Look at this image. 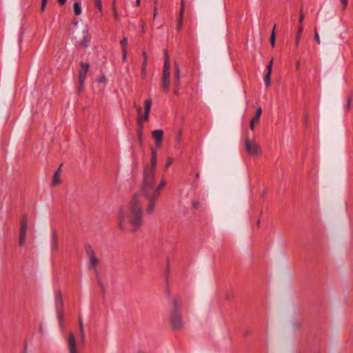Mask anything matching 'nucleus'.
<instances>
[{
	"mask_svg": "<svg viewBox=\"0 0 353 353\" xmlns=\"http://www.w3.org/2000/svg\"><path fill=\"white\" fill-rule=\"evenodd\" d=\"M178 308V299L174 296L172 298V311L170 314V321L172 327L175 330L181 329L183 325L181 315L179 312Z\"/></svg>",
	"mask_w": 353,
	"mask_h": 353,
	"instance_id": "20e7f679",
	"label": "nucleus"
},
{
	"mask_svg": "<svg viewBox=\"0 0 353 353\" xmlns=\"http://www.w3.org/2000/svg\"><path fill=\"white\" fill-rule=\"evenodd\" d=\"M28 352V345L26 341L24 343L23 353Z\"/></svg>",
	"mask_w": 353,
	"mask_h": 353,
	"instance_id": "09e8293b",
	"label": "nucleus"
},
{
	"mask_svg": "<svg viewBox=\"0 0 353 353\" xmlns=\"http://www.w3.org/2000/svg\"><path fill=\"white\" fill-rule=\"evenodd\" d=\"M90 68V63L87 62L81 63V69L79 74V78L85 79L86 74Z\"/></svg>",
	"mask_w": 353,
	"mask_h": 353,
	"instance_id": "ddd939ff",
	"label": "nucleus"
},
{
	"mask_svg": "<svg viewBox=\"0 0 353 353\" xmlns=\"http://www.w3.org/2000/svg\"><path fill=\"white\" fill-rule=\"evenodd\" d=\"M73 8H74V12L76 15H79L81 14V4L77 2V1H75L73 4Z\"/></svg>",
	"mask_w": 353,
	"mask_h": 353,
	"instance_id": "a878e982",
	"label": "nucleus"
},
{
	"mask_svg": "<svg viewBox=\"0 0 353 353\" xmlns=\"http://www.w3.org/2000/svg\"><path fill=\"white\" fill-rule=\"evenodd\" d=\"M77 23H78L77 20H74V25H77Z\"/></svg>",
	"mask_w": 353,
	"mask_h": 353,
	"instance_id": "680f3d73",
	"label": "nucleus"
},
{
	"mask_svg": "<svg viewBox=\"0 0 353 353\" xmlns=\"http://www.w3.org/2000/svg\"><path fill=\"white\" fill-rule=\"evenodd\" d=\"M230 298V296H227L226 299H229Z\"/></svg>",
	"mask_w": 353,
	"mask_h": 353,
	"instance_id": "69168bd1",
	"label": "nucleus"
},
{
	"mask_svg": "<svg viewBox=\"0 0 353 353\" xmlns=\"http://www.w3.org/2000/svg\"><path fill=\"white\" fill-rule=\"evenodd\" d=\"M170 61L168 53L165 50L164 64L161 78V88L167 93L170 87Z\"/></svg>",
	"mask_w": 353,
	"mask_h": 353,
	"instance_id": "7ed1b4c3",
	"label": "nucleus"
},
{
	"mask_svg": "<svg viewBox=\"0 0 353 353\" xmlns=\"http://www.w3.org/2000/svg\"><path fill=\"white\" fill-rule=\"evenodd\" d=\"M245 145L248 153L250 156H258L261 154L259 145L255 142H252L249 139L245 140Z\"/></svg>",
	"mask_w": 353,
	"mask_h": 353,
	"instance_id": "1a4fd4ad",
	"label": "nucleus"
},
{
	"mask_svg": "<svg viewBox=\"0 0 353 353\" xmlns=\"http://www.w3.org/2000/svg\"><path fill=\"white\" fill-rule=\"evenodd\" d=\"M85 80V79L79 78L78 93H81L83 90Z\"/></svg>",
	"mask_w": 353,
	"mask_h": 353,
	"instance_id": "cd10ccee",
	"label": "nucleus"
},
{
	"mask_svg": "<svg viewBox=\"0 0 353 353\" xmlns=\"http://www.w3.org/2000/svg\"><path fill=\"white\" fill-rule=\"evenodd\" d=\"M174 85H181L180 83V68L178 63L174 64Z\"/></svg>",
	"mask_w": 353,
	"mask_h": 353,
	"instance_id": "dca6fc26",
	"label": "nucleus"
},
{
	"mask_svg": "<svg viewBox=\"0 0 353 353\" xmlns=\"http://www.w3.org/2000/svg\"><path fill=\"white\" fill-rule=\"evenodd\" d=\"M138 353H145V352H142V351H139V352H138Z\"/></svg>",
	"mask_w": 353,
	"mask_h": 353,
	"instance_id": "338daca9",
	"label": "nucleus"
},
{
	"mask_svg": "<svg viewBox=\"0 0 353 353\" xmlns=\"http://www.w3.org/2000/svg\"><path fill=\"white\" fill-rule=\"evenodd\" d=\"M256 122H254L252 121H250V129L254 131V125L256 124Z\"/></svg>",
	"mask_w": 353,
	"mask_h": 353,
	"instance_id": "49530a36",
	"label": "nucleus"
},
{
	"mask_svg": "<svg viewBox=\"0 0 353 353\" xmlns=\"http://www.w3.org/2000/svg\"><path fill=\"white\" fill-rule=\"evenodd\" d=\"M90 37L88 36V30H85L83 31V37L82 41L80 42V45L83 46L84 48L88 47L90 44Z\"/></svg>",
	"mask_w": 353,
	"mask_h": 353,
	"instance_id": "f3484780",
	"label": "nucleus"
},
{
	"mask_svg": "<svg viewBox=\"0 0 353 353\" xmlns=\"http://www.w3.org/2000/svg\"><path fill=\"white\" fill-rule=\"evenodd\" d=\"M58 248V244H57V231L54 230L52 233V246L51 249L52 250H57Z\"/></svg>",
	"mask_w": 353,
	"mask_h": 353,
	"instance_id": "6ab92c4d",
	"label": "nucleus"
},
{
	"mask_svg": "<svg viewBox=\"0 0 353 353\" xmlns=\"http://www.w3.org/2000/svg\"><path fill=\"white\" fill-rule=\"evenodd\" d=\"M163 134L164 132L162 130H155L152 132V137L155 140V144L157 148H160L162 145Z\"/></svg>",
	"mask_w": 353,
	"mask_h": 353,
	"instance_id": "9d476101",
	"label": "nucleus"
},
{
	"mask_svg": "<svg viewBox=\"0 0 353 353\" xmlns=\"http://www.w3.org/2000/svg\"><path fill=\"white\" fill-rule=\"evenodd\" d=\"M168 294H170V290H169V289L168 290Z\"/></svg>",
	"mask_w": 353,
	"mask_h": 353,
	"instance_id": "774afa93",
	"label": "nucleus"
},
{
	"mask_svg": "<svg viewBox=\"0 0 353 353\" xmlns=\"http://www.w3.org/2000/svg\"><path fill=\"white\" fill-rule=\"evenodd\" d=\"M156 165H157V159L155 157H154V158L151 157L150 165H146L144 168V170H147V171L152 170L153 172H155Z\"/></svg>",
	"mask_w": 353,
	"mask_h": 353,
	"instance_id": "412c9836",
	"label": "nucleus"
},
{
	"mask_svg": "<svg viewBox=\"0 0 353 353\" xmlns=\"http://www.w3.org/2000/svg\"><path fill=\"white\" fill-rule=\"evenodd\" d=\"M199 176H200V174H199V172H196V173L195 178H196V179H199Z\"/></svg>",
	"mask_w": 353,
	"mask_h": 353,
	"instance_id": "4d7b16f0",
	"label": "nucleus"
},
{
	"mask_svg": "<svg viewBox=\"0 0 353 353\" xmlns=\"http://www.w3.org/2000/svg\"><path fill=\"white\" fill-rule=\"evenodd\" d=\"M300 16H304V14L303 13L302 9L300 10Z\"/></svg>",
	"mask_w": 353,
	"mask_h": 353,
	"instance_id": "bf43d9fd",
	"label": "nucleus"
},
{
	"mask_svg": "<svg viewBox=\"0 0 353 353\" xmlns=\"http://www.w3.org/2000/svg\"><path fill=\"white\" fill-rule=\"evenodd\" d=\"M314 39L317 43H320V38L319 36V33L316 30V28L314 29Z\"/></svg>",
	"mask_w": 353,
	"mask_h": 353,
	"instance_id": "4c0bfd02",
	"label": "nucleus"
},
{
	"mask_svg": "<svg viewBox=\"0 0 353 353\" xmlns=\"http://www.w3.org/2000/svg\"><path fill=\"white\" fill-rule=\"evenodd\" d=\"M201 206L200 202L198 201H192V207L194 209H198Z\"/></svg>",
	"mask_w": 353,
	"mask_h": 353,
	"instance_id": "58836bf2",
	"label": "nucleus"
},
{
	"mask_svg": "<svg viewBox=\"0 0 353 353\" xmlns=\"http://www.w3.org/2000/svg\"><path fill=\"white\" fill-rule=\"evenodd\" d=\"M67 0H58V3L60 4V5H63L64 3H65Z\"/></svg>",
	"mask_w": 353,
	"mask_h": 353,
	"instance_id": "864d4df0",
	"label": "nucleus"
},
{
	"mask_svg": "<svg viewBox=\"0 0 353 353\" xmlns=\"http://www.w3.org/2000/svg\"><path fill=\"white\" fill-rule=\"evenodd\" d=\"M96 275H97V279L98 284H99V286L101 287V290L103 292V290H104V286H103V284L102 281H101V279H99V272H98V273H96Z\"/></svg>",
	"mask_w": 353,
	"mask_h": 353,
	"instance_id": "c9c22d12",
	"label": "nucleus"
},
{
	"mask_svg": "<svg viewBox=\"0 0 353 353\" xmlns=\"http://www.w3.org/2000/svg\"><path fill=\"white\" fill-rule=\"evenodd\" d=\"M270 77H271V74H267V73L265 74V75L264 77L265 84L267 87H268L271 83Z\"/></svg>",
	"mask_w": 353,
	"mask_h": 353,
	"instance_id": "7c9ffc66",
	"label": "nucleus"
},
{
	"mask_svg": "<svg viewBox=\"0 0 353 353\" xmlns=\"http://www.w3.org/2000/svg\"><path fill=\"white\" fill-rule=\"evenodd\" d=\"M273 58L271 59L269 64L267 65V74H271L272 71Z\"/></svg>",
	"mask_w": 353,
	"mask_h": 353,
	"instance_id": "2f4dec72",
	"label": "nucleus"
},
{
	"mask_svg": "<svg viewBox=\"0 0 353 353\" xmlns=\"http://www.w3.org/2000/svg\"><path fill=\"white\" fill-rule=\"evenodd\" d=\"M112 11H113V14H114V16L115 19H117L118 17H119V15H118V13H117V10H116V7H115L114 5H112Z\"/></svg>",
	"mask_w": 353,
	"mask_h": 353,
	"instance_id": "37998d69",
	"label": "nucleus"
},
{
	"mask_svg": "<svg viewBox=\"0 0 353 353\" xmlns=\"http://www.w3.org/2000/svg\"><path fill=\"white\" fill-rule=\"evenodd\" d=\"M85 252L88 259V269L93 270L96 273H98L97 265L100 263V260L95 255L92 246L89 243H86L85 245Z\"/></svg>",
	"mask_w": 353,
	"mask_h": 353,
	"instance_id": "39448f33",
	"label": "nucleus"
},
{
	"mask_svg": "<svg viewBox=\"0 0 353 353\" xmlns=\"http://www.w3.org/2000/svg\"><path fill=\"white\" fill-rule=\"evenodd\" d=\"M157 15V6H155L154 10V19H155Z\"/></svg>",
	"mask_w": 353,
	"mask_h": 353,
	"instance_id": "603ef678",
	"label": "nucleus"
},
{
	"mask_svg": "<svg viewBox=\"0 0 353 353\" xmlns=\"http://www.w3.org/2000/svg\"><path fill=\"white\" fill-rule=\"evenodd\" d=\"M122 55H123V57H122L123 61H125L126 57H127V50L122 51Z\"/></svg>",
	"mask_w": 353,
	"mask_h": 353,
	"instance_id": "a18cd8bd",
	"label": "nucleus"
},
{
	"mask_svg": "<svg viewBox=\"0 0 353 353\" xmlns=\"http://www.w3.org/2000/svg\"><path fill=\"white\" fill-rule=\"evenodd\" d=\"M134 107L135 108V109L137 111V114H138L137 118L141 117L142 108L139 105H138L136 102H134Z\"/></svg>",
	"mask_w": 353,
	"mask_h": 353,
	"instance_id": "c756f323",
	"label": "nucleus"
},
{
	"mask_svg": "<svg viewBox=\"0 0 353 353\" xmlns=\"http://www.w3.org/2000/svg\"><path fill=\"white\" fill-rule=\"evenodd\" d=\"M304 16H299V25H302V23L304 20Z\"/></svg>",
	"mask_w": 353,
	"mask_h": 353,
	"instance_id": "3c124183",
	"label": "nucleus"
},
{
	"mask_svg": "<svg viewBox=\"0 0 353 353\" xmlns=\"http://www.w3.org/2000/svg\"><path fill=\"white\" fill-rule=\"evenodd\" d=\"M137 123H138L137 137H143V125L141 117L137 118Z\"/></svg>",
	"mask_w": 353,
	"mask_h": 353,
	"instance_id": "5701e85b",
	"label": "nucleus"
},
{
	"mask_svg": "<svg viewBox=\"0 0 353 353\" xmlns=\"http://www.w3.org/2000/svg\"><path fill=\"white\" fill-rule=\"evenodd\" d=\"M124 221H125V215L122 210L119 212V228L121 230L125 231L126 229L124 225Z\"/></svg>",
	"mask_w": 353,
	"mask_h": 353,
	"instance_id": "a211bd4d",
	"label": "nucleus"
},
{
	"mask_svg": "<svg viewBox=\"0 0 353 353\" xmlns=\"http://www.w3.org/2000/svg\"><path fill=\"white\" fill-rule=\"evenodd\" d=\"M181 136H182L181 132H179V134H178V135H177V137H176V141H177L178 143H179V142L181 141Z\"/></svg>",
	"mask_w": 353,
	"mask_h": 353,
	"instance_id": "8fccbe9b",
	"label": "nucleus"
},
{
	"mask_svg": "<svg viewBox=\"0 0 353 353\" xmlns=\"http://www.w3.org/2000/svg\"><path fill=\"white\" fill-rule=\"evenodd\" d=\"M348 1L349 0H341L343 10H345L347 8Z\"/></svg>",
	"mask_w": 353,
	"mask_h": 353,
	"instance_id": "c03bdc74",
	"label": "nucleus"
},
{
	"mask_svg": "<svg viewBox=\"0 0 353 353\" xmlns=\"http://www.w3.org/2000/svg\"><path fill=\"white\" fill-rule=\"evenodd\" d=\"M28 228V216L26 214H23L20 221L19 235V245L23 246L25 244L26 239V231Z\"/></svg>",
	"mask_w": 353,
	"mask_h": 353,
	"instance_id": "0eeeda50",
	"label": "nucleus"
},
{
	"mask_svg": "<svg viewBox=\"0 0 353 353\" xmlns=\"http://www.w3.org/2000/svg\"><path fill=\"white\" fill-rule=\"evenodd\" d=\"M129 223L132 225L130 231L137 232L143 223V210L139 204V195L134 194L130 203Z\"/></svg>",
	"mask_w": 353,
	"mask_h": 353,
	"instance_id": "f257e3e1",
	"label": "nucleus"
},
{
	"mask_svg": "<svg viewBox=\"0 0 353 353\" xmlns=\"http://www.w3.org/2000/svg\"><path fill=\"white\" fill-rule=\"evenodd\" d=\"M184 12H185V2H184V0H181L179 13H182V14L184 15Z\"/></svg>",
	"mask_w": 353,
	"mask_h": 353,
	"instance_id": "f704fd0d",
	"label": "nucleus"
},
{
	"mask_svg": "<svg viewBox=\"0 0 353 353\" xmlns=\"http://www.w3.org/2000/svg\"><path fill=\"white\" fill-rule=\"evenodd\" d=\"M68 345L69 353H77L76 339L73 333L69 334Z\"/></svg>",
	"mask_w": 353,
	"mask_h": 353,
	"instance_id": "9b49d317",
	"label": "nucleus"
},
{
	"mask_svg": "<svg viewBox=\"0 0 353 353\" xmlns=\"http://www.w3.org/2000/svg\"><path fill=\"white\" fill-rule=\"evenodd\" d=\"M120 43L122 47V51L127 50V46H128V39L127 37H123Z\"/></svg>",
	"mask_w": 353,
	"mask_h": 353,
	"instance_id": "c85d7f7f",
	"label": "nucleus"
},
{
	"mask_svg": "<svg viewBox=\"0 0 353 353\" xmlns=\"http://www.w3.org/2000/svg\"><path fill=\"white\" fill-rule=\"evenodd\" d=\"M303 28L302 25H299L297 30V33L296 36V40H295V46L297 48L299 44V41L301 39V34L303 33Z\"/></svg>",
	"mask_w": 353,
	"mask_h": 353,
	"instance_id": "4be33fe9",
	"label": "nucleus"
},
{
	"mask_svg": "<svg viewBox=\"0 0 353 353\" xmlns=\"http://www.w3.org/2000/svg\"><path fill=\"white\" fill-rule=\"evenodd\" d=\"M54 301H55V305L57 307V316L59 318V321L60 323H62L63 319V300L62 297V294L60 290H57L54 293Z\"/></svg>",
	"mask_w": 353,
	"mask_h": 353,
	"instance_id": "6e6552de",
	"label": "nucleus"
},
{
	"mask_svg": "<svg viewBox=\"0 0 353 353\" xmlns=\"http://www.w3.org/2000/svg\"><path fill=\"white\" fill-rule=\"evenodd\" d=\"M40 332L43 334V329L40 327Z\"/></svg>",
	"mask_w": 353,
	"mask_h": 353,
	"instance_id": "0e129e2a",
	"label": "nucleus"
},
{
	"mask_svg": "<svg viewBox=\"0 0 353 353\" xmlns=\"http://www.w3.org/2000/svg\"><path fill=\"white\" fill-rule=\"evenodd\" d=\"M154 175L155 172L152 170H143V181L141 190L143 195L148 199V202L150 201V197H151L154 188Z\"/></svg>",
	"mask_w": 353,
	"mask_h": 353,
	"instance_id": "f03ea898",
	"label": "nucleus"
},
{
	"mask_svg": "<svg viewBox=\"0 0 353 353\" xmlns=\"http://www.w3.org/2000/svg\"><path fill=\"white\" fill-rule=\"evenodd\" d=\"M165 180L163 179L159 184L153 190L151 197H150V201L146 208V212L151 214L154 209L156 201L160 196L162 188L165 185Z\"/></svg>",
	"mask_w": 353,
	"mask_h": 353,
	"instance_id": "423d86ee",
	"label": "nucleus"
},
{
	"mask_svg": "<svg viewBox=\"0 0 353 353\" xmlns=\"http://www.w3.org/2000/svg\"><path fill=\"white\" fill-rule=\"evenodd\" d=\"M151 154H152V158H154L155 157L156 159H157V150L154 148H152L151 149Z\"/></svg>",
	"mask_w": 353,
	"mask_h": 353,
	"instance_id": "79ce46f5",
	"label": "nucleus"
},
{
	"mask_svg": "<svg viewBox=\"0 0 353 353\" xmlns=\"http://www.w3.org/2000/svg\"><path fill=\"white\" fill-rule=\"evenodd\" d=\"M261 114H262V108L261 107H259L256 110L255 116L252 118L251 121L258 123L259 122V119H260Z\"/></svg>",
	"mask_w": 353,
	"mask_h": 353,
	"instance_id": "393cba45",
	"label": "nucleus"
},
{
	"mask_svg": "<svg viewBox=\"0 0 353 353\" xmlns=\"http://www.w3.org/2000/svg\"><path fill=\"white\" fill-rule=\"evenodd\" d=\"M60 172H61V166L57 170V171L54 174L52 181V184L54 186L59 184V183H60V181L59 179V176L60 175Z\"/></svg>",
	"mask_w": 353,
	"mask_h": 353,
	"instance_id": "aec40b11",
	"label": "nucleus"
},
{
	"mask_svg": "<svg viewBox=\"0 0 353 353\" xmlns=\"http://www.w3.org/2000/svg\"><path fill=\"white\" fill-rule=\"evenodd\" d=\"M179 89H180V85H174V94L176 95H179Z\"/></svg>",
	"mask_w": 353,
	"mask_h": 353,
	"instance_id": "a19ab883",
	"label": "nucleus"
},
{
	"mask_svg": "<svg viewBox=\"0 0 353 353\" xmlns=\"http://www.w3.org/2000/svg\"><path fill=\"white\" fill-rule=\"evenodd\" d=\"M115 2H116V0H112V5L115 6Z\"/></svg>",
	"mask_w": 353,
	"mask_h": 353,
	"instance_id": "e2e57ef3",
	"label": "nucleus"
},
{
	"mask_svg": "<svg viewBox=\"0 0 353 353\" xmlns=\"http://www.w3.org/2000/svg\"><path fill=\"white\" fill-rule=\"evenodd\" d=\"M137 138H138L139 144L140 145V146H142V145H143V137H137Z\"/></svg>",
	"mask_w": 353,
	"mask_h": 353,
	"instance_id": "de8ad7c7",
	"label": "nucleus"
},
{
	"mask_svg": "<svg viewBox=\"0 0 353 353\" xmlns=\"http://www.w3.org/2000/svg\"><path fill=\"white\" fill-rule=\"evenodd\" d=\"M352 101V96L348 97L347 100V104H346V109H347V111H349V110H350V107H351Z\"/></svg>",
	"mask_w": 353,
	"mask_h": 353,
	"instance_id": "473e14b6",
	"label": "nucleus"
},
{
	"mask_svg": "<svg viewBox=\"0 0 353 353\" xmlns=\"http://www.w3.org/2000/svg\"><path fill=\"white\" fill-rule=\"evenodd\" d=\"M300 67V60H298L296 64V68L299 69Z\"/></svg>",
	"mask_w": 353,
	"mask_h": 353,
	"instance_id": "5fc2aeb1",
	"label": "nucleus"
},
{
	"mask_svg": "<svg viewBox=\"0 0 353 353\" xmlns=\"http://www.w3.org/2000/svg\"><path fill=\"white\" fill-rule=\"evenodd\" d=\"M143 57V61L142 63V68H141V77L143 79H145L146 77V68L148 65V57L146 55L145 52H143L142 53Z\"/></svg>",
	"mask_w": 353,
	"mask_h": 353,
	"instance_id": "2eb2a0df",
	"label": "nucleus"
},
{
	"mask_svg": "<svg viewBox=\"0 0 353 353\" xmlns=\"http://www.w3.org/2000/svg\"><path fill=\"white\" fill-rule=\"evenodd\" d=\"M47 2H48V0H42L41 5V12L44 11L46 4H47Z\"/></svg>",
	"mask_w": 353,
	"mask_h": 353,
	"instance_id": "ea45409f",
	"label": "nucleus"
},
{
	"mask_svg": "<svg viewBox=\"0 0 353 353\" xmlns=\"http://www.w3.org/2000/svg\"><path fill=\"white\" fill-rule=\"evenodd\" d=\"M275 29H276V24L274 25V27H273V29H272V33L270 35V43L272 47L274 46L275 41H276Z\"/></svg>",
	"mask_w": 353,
	"mask_h": 353,
	"instance_id": "bb28decb",
	"label": "nucleus"
},
{
	"mask_svg": "<svg viewBox=\"0 0 353 353\" xmlns=\"http://www.w3.org/2000/svg\"><path fill=\"white\" fill-rule=\"evenodd\" d=\"M140 2H141V0H136L137 6H139L140 5Z\"/></svg>",
	"mask_w": 353,
	"mask_h": 353,
	"instance_id": "13d9d810",
	"label": "nucleus"
},
{
	"mask_svg": "<svg viewBox=\"0 0 353 353\" xmlns=\"http://www.w3.org/2000/svg\"><path fill=\"white\" fill-rule=\"evenodd\" d=\"M95 6L100 12H102V3L101 0H95Z\"/></svg>",
	"mask_w": 353,
	"mask_h": 353,
	"instance_id": "72a5a7b5",
	"label": "nucleus"
},
{
	"mask_svg": "<svg viewBox=\"0 0 353 353\" xmlns=\"http://www.w3.org/2000/svg\"><path fill=\"white\" fill-rule=\"evenodd\" d=\"M183 16L184 15L182 14V13L179 14L178 21H177V25H176L177 32H180L182 28L183 22Z\"/></svg>",
	"mask_w": 353,
	"mask_h": 353,
	"instance_id": "b1692460",
	"label": "nucleus"
},
{
	"mask_svg": "<svg viewBox=\"0 0 353 353\" xmlns=\"http://www.w3.org/2000/svg\"><path fill=\"white\" fill-rule=\"evenodd\" d=\"M305 121H307V114L305 115Z\"/></svg>",
	"mask_w": 353,
	"mask_h": 353,
	"instance_id": "052dcab7",
	"label": "nucleus"
},
{
	"mask_svg": "<svg viewBox=\"0 0 353 353\" xmlns=\"http://www.w3.org/2000/svg\"><path fill=\"white\" fill-rule=\"evenodd\" d=\"M173 163V160L171 157H168L167 159V162L165 163V169H168L170 165L171 164Z\"/></svg>",
	"mask_w": 353,
	"mask_h": 353,
	"instance_id": "e433bc0d",
	"label": "nucleus"
},
{
	"mask_svg": "<svg viewBox=\"0 0 353 353\" xmlns=\"http://www.w3.org/2000/svg\"><path fill=\"white\" fill-rule=\"evenodd\" d=\"M145 105V112L143 116H141L142 123L146 121L149 119L150 111L152 105V99H148L144 101Z\"/></svg>",
	"mask_w": 353,
	"mask_h": 353,
	"instance_id": "f8f14e48",
	"label": "nucleus"
},
{
	"mask_svg": "<svg viewBox=\"0 0 353 353\" xmlns=\"http://www.w3.org/2000/svg\"><path fill=\"white\" fill-rule=\"evenodd\" d=\"M78 319H78L80 335H81V342L82 344H84L85 340V332H84V328H83V319H82L81 314L79 315Z\"/></svg>",
	"mask_w": 353,
	"mask_h": 353,
	"instance_id": "4468645a",
	"label": "nucleus"
},
{
	"mask_svg": "<svg viewBox=\"0 0 353 353\" xmlns=\"http://www.w3.org/2000/svg\"><path fill=\"white\" fill-rule=\"evenodd\" d=\"M105 77H102L101 79H99L98 80V81H99V82H102V81H105Z\"/></svg>",
	"mask_w": 353,
	"mask_h": 353,
	"instance_id": "6e6d98bb",
	"label": "nucleus"
}]
</instances>
